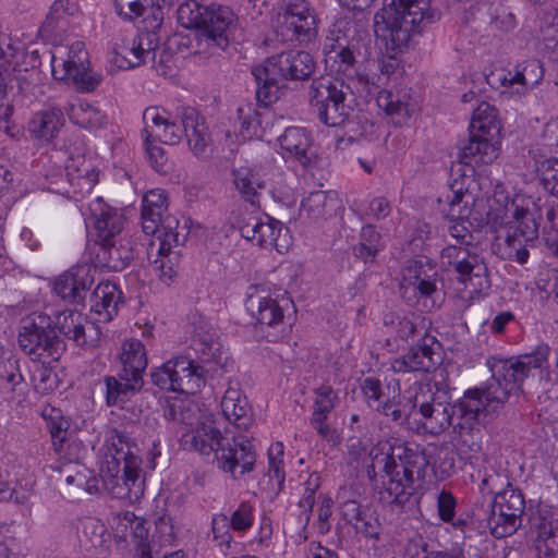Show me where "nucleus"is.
<instances>
[{
  "label": "nucleus",
  "instance_id": "f257e3e1",
  "mask_svg": "<svg viewBox=\"0 0 558 558\" xmlns=\"http://www.w3.org/2000/svg\"><path fill=\"white\" fill-rule=\"evenodd\" d=\"M550 352L548 344H539L534 352L514 359L489 357L486 362L492 378L483 388L469 389L456 403H445L432 398L428 385H418L414 395L409 398L413 408L418 407L424 425L430 433L438 434L452 427L464 444L468 437H474L481 432L480 415L486 412H497L512 393L521 390V385L533 371L541 369L547 364Z\"/></svg>",
  "mask_w": 558,
  "mask_h": 558
},
{
  "label": "nucleus",
  "instance_id": "f03ea898",
  "mask_svg": "<svg viewBox=\"0 0 558 558\" xmlns=\"http://www.w3.org/2000/svg\"><path fill=\"white\" fill-rule=\"evenodd\" d=\"M374 33L386 46V53L378 60L381 74L390 76L400 66L398 51L407 47L411 37L439 20V12L432 11L424 0H391L374 15Z\"/></svg>",
  "mask_w": 558,
  "mask_h": 558
},
{
  "label": "nucleus",
  "instance_id": "7ed1b4c3",
  "mask_svg": "<svg viewBox=\"0 0 558 558\" xmlns=\"http://www.w3.org/2000/svg\"><path fill=\"white\" fill-rule=\"evenodd\" d=\"M105 461L100 472L105 485L117 498L137 499L144 492L138 448L122 430L111 428L105 438Z\"/></svg>",
  "mask_w": 558,
  "mask_h": 558
},
{
  "label": "nucleus",
  "instance_id": "20e7f679",
  "mask_svg": "<svg viewBox=\"0 0 558 558\" xmlns=\"http://www.w3.org/2000/svg\"><path fill=\"white\" fill-rule=\"evenodd\" d=\"M499 155V148L493 143L468 141L451 165L452 196L448 204V215L453 218H468L475 197L471 192L475 184L476 168L492 163Z\"/></svg>",
  "mask_w": 558,
  "mask_h": 558
},
{
  "label": "nucleus",
  "instance_id": "39448f33",
  "mask_svg": "<svg viewBox=\"0 0 558 558\" xmlns=\"http://www.w3.org/2000/svg\"><path fill=\"white\" fill-rule=\"evenodd\" d=\"M315 60L306 51L289 50L268 58L253 69L257 101L267 106L279 98V90L290 82L308 80L315 71Z\"/></svg>",
  "mask_w": 558,
  "mask_h": 558
},
{
  "label": "nucleus",
  "instance_id": "423d86ee",
  "mask_svg": "<svg viewBox=\"0 0 558 558\" xmlns=\"http://www.w3.org/2000/svg\"><path fill=\"white\" fill-rule=\"evenodd\" d=\"M93 208L95 216V230L99 250L97 257L104 266L113 270L125 269L135 257V240L131 233L124 230V221L120 215L112 213L110 208L104 210L102 199L97 198Z\"/></svg>",
  "mask_w": 558,
  "mask_h": 558
},
{
  "label": "nucleus",
  "instance_id": "0eeeda50",
  "mask_svg": "<svg viewBox=\"0 0 558 558\" xmlns=\"http://www.w3.org/2000/svg\"><path fill=\"white\" fill-rule=\"evenodd\" d=\"M178 22L185 28L195 29L199 41L225 50L230 43L229 34L235 15L228 7L211 3L203 5L197 0H184L177 10Z\"/></svg>",
  "mask_w": 558,
  "mask_h": 558
},
{
  "label": "nucleus",
  "instance_id": "6e6552de",
  "mask_svg": "<svg viewBox=\"0 0 558 558\" xmlns=\"http://www.w3.org/2000/svg\"><path fill=\"white\" fill-rule=\"evenodd\" d=\"M350 92V86L342 80L315 78L308 87V102L322 123L331 128L340 126L353 112L352 107L347 104Z\"/></svg>",
  "mask_w": 558,
  "mask_h": 558
},
{
  "label": "nucleus",
  "instance_id": "1a4fd4ad",
  "mask_svg": "<svg viewBox=\"0 0 558 558\" xmlns=\"http://www.w3.org/2000/svg\"><path fill=\"white\" fill-rule=\"evenodd\" d=\"M17 343L33 361H58L65 351V343L52 328L50 317L33 313L20 322Z\"/></svg>",
  "mask_w": 558,
  "mask_h": 558
},
{
  "label": "nucleus",
  "instance_id": "9d476101",
  "mask_svg": "<svg viewBox=\"0 0 558 558\" xmlns=\"http://www.w3.org/2000/svg\"><path fill=\"white\" fill-rule=\"evenodd\" d=\"M371 36L366 29H354V34L340 31L331 32L326 38L324 53L326 63L332 62L330 68L347 76L356 74L355 64L359 58L366 59L369 54Z\"/></svg>",
  "mask_w": 558,
  "mask_h": 558
},
{
  "label": "nucleus",
  "instance_id": "9b49d317",
  "mask_svg": "<svg viewBox=\"0 0 558 558\" xmlns=\"http://www.w3.org/2000/svg\"><path fill=\"white\" fill-rule=\"evenodd\" d=\"M207 369L189 357L169 360L150 373L154 385L162 390L194 395L205 386Z\"/></svg>",
  "mask_w": 558,
  "mask_h": 558
},
{
  "label": "nucleus",
  "instance_id": "f8f14e48",
  "mask_svg": "<svg viewBox=\"0 0 558 558\" xmlns=\"http://www.w3.org/2000/svg\"><path fill=\"white\" fill-rule=\"evenodd\" d=\"M426 469H407L384 464L376 472L375 464L368 470V476L375 482L379 498L387 504L404 505L415 492V484L424 481Z\"/></svg>",
  "mask_w": 558,
  "mask_h": 558
},
{
  "label": "nucleus",
  "instance_id": "ddd939ff",
  "mask_svg": "<svg viewBox=\"0 0 558 558\" xmlns=\"http://www.w3.org/2000/svg\"><path fill=\"white\" fill-rule=\"evenodd\" d=\"M241 235L264 248H275L279 253L288 252L291 246L289 229L269 215L263 218H250L240 225Z\"/></svg>",
  "mask_w": 558,
  "mask_h": 558
},
{
  "label": "nucleus",
  "instance_id": "4468645a",
  "mask_svg": "<svg viewBox=\"0 0 558 558\" xmlns=\"http://www.w3.org/2000/svg\"><path fill=\"white\" fill-rule=\"evenodd\" d=\"M278 22L291 31L300 43H310L317 35V14L306 0H291L286 3L278 13Z\"/></svg>",
  "mask_w": 558,
  "mask_h": 558
},
{
  "label": "nucleus",
  "instance_id": "2eb2a0df",
  "mask_svg": "<svg viewBox=\"0 0 558 558\" xmlns=\"http://www.w3.org/2000/svg\"><path fill=\"white\" fill-rule=\"evenodd\" d=\"M474 246H461L449 244L441 251V258L458 275L460 282L477 279L474 286L483 288V281L487 282V267L483 258L474 251Z\"/></svg>",
  "mask_w": 558,
  "mask_h": 558
},
{
  "label": "nucleus",
  "instance_id": "dca6fc26",
  "mask_svg": "<svg viewBox=\"0 0 558 558\" xmlns=\"http://www.w3.org/2000/svg\"><path fill=\"white\" fill-rule=\"evenodd\" d=\"M440 343L434 336L425 335L417 344L392 362L397 373H429L440 363Z\"/></svg>",
  "mask_w": 558,
  "mask_h": 558
},
{
  "label": "nucleus",
  "instance_id": "f3484780",
  "mask_svg": "<svg viewBox=\"0 0 558 558\" xmlns=\"http://www.w3.org/2000/svg\"><path fill=\"white\" fill-rule=\"evenodd\" d=\"M383 457L375 461L380 464L398 465L407 469H427L428 460L424 449L401 438L391 437L379 444Z\"/></svg>",
  "mask_w": 558,
  "mask_h": 558
},
{
  "label": "nucleus",
  "instance_id": "a211bd4d",
  "mask_svg": "<svg viewBox=\"0 0 558 558\" xmlns=\"http://www.w3.org/2000/svg\"><path fill=\"white\" fill-rule=\"evenodd\" d=\"M404 280L418 292L425 308L432 311L440 306L444 293L437 286L438 274L434 267L412 260L407 267Z\"/></svg>",
  "mask_w": 558,
  "mask_h": 558
},
{
  "label": "nucleus",
  "instance_id": "6ab92c4d",
  "mask_svg": "<svg viewBox=\"0 0 558 558\" xmlns=\"http://www.w3.org/2000/svg\"><path fill=\"white\" fill-rule=\"evenodd\" d=\"M217 449V464L223 472L230 473L234 480L251 472L256 462V453L250 440L236 441L234 437Z\"/></svg>",
  "mask_w": 558,
  "mask_h": 558
},
{
  "label": "nucleus",
  "instance_id": "aec40b11",
  "mask_svg": "<svg viewBox=\"0 0 558 558\" xmlns=\"http://www.w3.org/2000/svg\"><path fill=\"white\" fill-rule=\"evenodd\" d=\"M245 307L260 326L276 328L283 324L284 306L270 298L264 284H251L246 290Z\"/></svg>",
  "mask_w": 558,
  "mask_h": 558
},
{
  "label": "nucleus",
  "instance_id": "412c9836",
  "mask_svg": "<svg viewBox=\"0 0 558 558\" xmlns=\"http://www.w3.org/2000/svg\"><path fill=\"white\" fill-rule=\"evenodd\" d=\"M177 116L182 123L191 151L198 158H208L211 154V137L204 118L193 107L178 108Z\"/></svg>",
  "mask_w": 558,
  "mask_h": 558
},
{
  "label": "nucleus",
  "instance_id": "4be33fe9",
  "mask_svg": "<svg viewBox=\"0 0 558 558\" xmlns=\"http://www.w3.org/2000/svg\"><path fill=\"white\" fill-rule=\"evenodd\" d=\"M142 227L146 234L155 236L150 242V247L153 248L157 244L160 254L183 244L189 234L186 227H180L179 220L170 215L166 216L162 221L142 219Z\"/></svg>",
  "mask_w": 558,
  "mask_h": 558
},
{
  "label": "nucleus",
  "instance_id": "5701e85b",
  "mask_svg": "<svg viewBox=\"0 0 558 558\" xmlns=\"http://www.w3.org/2000/svg\"><path fill=\"white\" fill-rule=\"evenodd\" d=\"M94 281L90 267L78 265L59 276L53 290L64 301L78 304L85 299Z\"/></svg>",
  "mask_w": 558,
  "mask_h": 558
},
{
  "label": "nucleus",
  "instance_id": "b1692460",
  "mask_svg": "<svg viewBox=\"0 0 558 558\" xmlns=\"http://www.w3.org/2000/svg\"><path fill=\"white\" fill-rule=\"evenodd\" d=\"M227 436H222L220 430L216 428L211 420L197 422L195 428L182 436V444L185 448L195 450L203 456L214 454L217 459L218 447H225L223 442L228 441Z\"/></svg>",
  "mask_w": 558,
  "mask_h": 558
},
{
  "label": "nucleus",
  "instance_id": "393cba45",
  "mask_svg": "<svg viewBox=\"0 0 558 558\" xmlns=\"http://www.w3.org/2000/svg\"><path fill=\"white\" fill-rule=\"evenodd\" d=\"M500 129L497 109L488 102H482L473 112L468 141L493 143L498 148V142H495V138Z\"/></svg>",
  "mask_w": 558,
  "mask_h": 558
},
{
  "label": "nucleus",
  "instance_id": "a878e982",
  "mask_svg": "<svg viewBox=\"0 0 558 558\" xmlns=\"http://www.w3.org/2000/svg\"><path fill=\"white\" fill-rule=\"evenodd\" d=\"M86 62L87 51L82 41H75L70 47H61L52 54V75L56 80L69 78L73 73L77 75Z\"/></svg>",
  "mask_w": 558,
  "mask_h": 558
},
{
  "label": "nucleus",
  "instance_id": "bb28decb",
  "mask_svg": "<svg viewBox=\"0 0 558 558\" xmlns=\"http://www.w3.org/2000/svg\"><path fill=\"white\" fill-rule=\"evenodd\" d=\"M221 409L226 418L238 428L247 429L251 426L252 409L238 387H228L221 400Z\"/></svg>",
  "mask_w": 558,
  "mask_h": 558
},
{
  "label": "nucleus",
  "instance_id": "cd10ccee",
  "mask_svg": "<svg viewBox=\"0 0 558 558\" xmlns=\"http://www.w3.org/2000/svg\"><path fill=\"white\" fill-rule=\"evenodd\" d=\"M279 144L282 150L293 156L304 168L314 165L311 140L304 129L288 128L279 137Z\"/></svg>",
  "mask_w": 558,
  "mask_h": 558
},
{
  "label": "nucleus",
  "instance_id": "c85d7f7f",
  "mask_svg": "<svg viewBox=\"0 0 558 558\" xmlns=\"http://www.w3.org/2000/svg\"><path fill=\"white\" fill-rule=\"evenodd\" d=\"M121 291L116 284L106 281L100 282L90 294L92 311L104 320H111L118 313Z\"/></svg>",
  "mask_w": 558,
  "mask_h": 558
},
{
  "label": "nucleus",
  "instance_id": "c756f323",
  "mask_svg": "<svg viewBox=\"0 0 558 558\" xmlns=\"http://www.w3.org/2000/svg\"><path fill=\"white\" fill-rule=\"evenodd\" d=\"M122 363V376L136 377L143 380V373L147 367L145 345L137 339H130L122 345L120 356Z\"/></svg>",
  "mask_w": 558,
  "mask_h": 558
},
{
  "label": "nucleus",
  "instance_id": "7c9ffc66",
  "mask_svg": "<svg viewBox=\"0 0 558 558\" xmlns=\"http://www.w3.org/2000/svg\"><path fill=\"white\" fill-rule=\"evenodd\" d=\"M63 125L62 112L52 108L36 112L28 123V131L38 140L50 142Z\"/></svg>",
  "mask_w": 558,
  "mask_h": 558
},
{
  "label": "nucleus",
  "instance_id": "2f4dec72",
  "mask_svg": "<svg viewBox=\"0 0 558 558\" xmlns=\"http://www.w3.org/2000/svg\"><path fill=\"white\" fill-rule=\"evenodd\" d=\"M233 183L241 197L253 206L259 205L260 190L265 189V181L255 170L241 167L232 170Z\"/></svg>",
  "mask_w": 558,
  "mask_h": 558
},
{
  "label": "nucleus",
  "instance_id": "473e14b6",
  "mask_svg": "<svg viewBox=\"0 0 558 558\" xmlns=\"http://www.w3.org/2000/svg\"><path fill=\"white\" fill-rule=\"evenodd\" d=\"M118 376L119 378L113 376L105 377L106 402L109 407L124 402L130 395L138 392L144 385V380H138L136 377L122 376V372Z\"/></svg>",
  "mask_w": 558,
  "mask_h": 558
},
{
  "label": "nucleus",
  "instance_id": "72a5a7b5",
  "mask_svg": "<svg viewBox=\"0 0 558 558\" xmlns=\"http://www.w3.org/2000/svg\"><path fill=\"white\" fill-rule=\"evenodd\" d=\"M84 318L77 312L63 311L58 314L52 328L63 335L66 339L74 341L78 347H85L87 339L85 335Z\"/></svg>",
  "mask_w": 558,
  "mask_h": 558
},
{
  "label": "nucleus",
  "instance_id": "f704fd0d",
  "mask_svg": "<svg viewBox=\"0 0 558 558\" xmlns=\"http://www.w3.org/2000/svg\"><path fill=\"white\" fill-rule=\"evenodd\" d=\"M69 119L83 129H97L105 123L106 116L86 101L71 104L65 108Z\"/></svg>",
  "mask_w": 558,
  "mask_h": 558
},
{
  "label": "nucleus",
  "instance_id": "c9c22d12",
  "mask_svg": "<svg viewBox=\"0 0 558 558\" xmlns=\"http://www.w3.org/2000/svg\"><path fill=\"white\" fill-rule=\"evenodd\" d=\"M486 521L490 534L496 538H502L517 532L522 523V514L489 509Z\"/></svg>",
  "mask_w": 558,
  "mask_h": 558
},
{
  "label": "nucleus",
  "instance_id": "e433bc0d",
  "mask_svg": "<svg viewBox=\"0 0 558 558\" xmlns=\"http://www.w3.org/2000/svg\"><path fill=\"white\" fill-rule=\"evenodd\" d=\"M488 507L495 511L513 512L518 514L524 513L525 500L520 489L514 488L509 482L506 483L505 488L496 493Z\"/></svg>",
  "mask_w": 558,
  "mask_h": 558
},
{
  "label": "nucleus",
  "instance_id": "4c0bfd02",
  "mask_svg": "<svg viewBox=\"0 0 558 558\" xmlns=\"http://www.w3.org/2000/svg\"><path fill=\"white\" fill-rule=\"evenodd\" d=\"M514 230L510 235L523 239L525 242H533L538 238V223L535 214L524 208H515L513 213Z\"/></svg>",
  "mask_w": 558,
  "mask_h": 558
},
{
  "label": "nucleus",
  "instance_id": "58836bf2",
  "mask_svg": "<svg viewBox=\"0 0 558 558\" xmlns=\"http://www.w3.org/2000/svg\"><path fill=\"white\" fill-rule=\"evenodd\" d=\"M529 243L509 233L505 238L504 243L497 244V254L505 260L517 262L523 265L530 257V252L526 248Z\"/></svg>",
  "mask_w": 558,
  "mask_h": 558
},
{
  "label": "nucleus",
  "instance_id": "ea45409f",
  "mask_svg": "<svg viewBox=\"0 0 558 558\" xmlns=\"http://www.w3.org/2000/svg\"><path fill=\"white\" fill-rule=\"evenodd\" d=\"M196 407L182 399H171L166 402L163 415L168 421L192 425Z\"/></svg>",
  "mask_w": 558,
  "mask_h": 558
},
{
  "label": "nucleus",
  "instance_id": "a19ab883",
  "mask_svg": "<svg viewBox=\"0 0 558 558\" xmlns=\"http://www.w3.org/2000/svg\"><path fill=\"white\" fill-rule=\"evenodd\" d=\"M534 551L558 557V531H555L550 523H543L538 526Z\"/></svg>",
  "mask_w": 558,
  "mask_h": 558
},
{
  "label": "nucleus",
  "instance_id": "79ce46f5",
  "mask_svg": "<svg viewBox=\"0 0 558 558\" xmlns=\"http://www.w3.org/2000/svg\"><path fill=\"white\" fill-rule=\"evenodd\" d=\"M76 5L69 0H56L46 17V25L51 31L60 29L63 31L66 22V17L74 14Z\"/></svg>",
  "mask_w": 558,
  "mask_h": 558
},
{
  "label": "nucleus",
  "instance_id": "37998d69",
  "mask_svg": "<svg viewBox=\"0 0 558 558\" xmlns=\"http://www.w3.org/2000/svg\"><path fill=\"white\" fill-rule=\"evenodd\" d=\"M238 117L240 120V136L246 141L257 135L260 128L258 112L251 106L240 107L238 109Z\"/></svg>",
  "mask_w": 558,
  "mask_h": 558
},
{
  "label": "nucleus",
  "instance_id": "c03bdc74",
  "mask_svg": "<svg viewBox=\"0 0 558 558\" xmlns=\"http://www.w3.org/2000/svg\"><path fill=\"white\" fill-rule=\"evenodd\" d=\"M142 136L144 137V145L148 160L154 169L158 172H167L166 163L168 158L166 156V151L162 147L155 144L156 138L153 137V131L143 130Z\"/></svg>",
  "mask_w": 558,
  "mask_h": 558
},
{
  "label": "nucleus",
  "instance_id": "a18cd8bd",
  "mask_svg": "<svg viewBox=\"0 0 558 558\" xmlns=\"http://www.w3.org/2000/svg\"><path fill=\"white\" fill-rule=\"evenodd\" d=\"M173 248L171 247L170 251L163 252V254L157 251L158 257L153 262L154 269L158 272L160 279L166 282L171 281L177 275L174 264L180 251H174Z\"/></svg>",
  "mask_w": 558,
  "mask_h": 558
},
{
  "label": "nucleus",
  "instance_id": "49530a36",
  "mask_svg": "<svg viewBox=\"0 0 558 558\" xmlns=\"http://www.w3.org/2000/svg\"><path fill=\"white\" fill-rule=\"evenodd\" d=\"M147 5H150V0H114L117 14L129 22L143 16Z\"/></svg>",
  "mask_w": 558,
  "mask_h": 558
},
{
  "label": "nucleus",
  "instance_id": "de8ad7c7",
  "mask_svg": "<svg viewBox=\"0 0 558 558\" xmlns=\"http://www.w3.org/2000/svg\"><path fill=\"white\" fill-rule=\"evenodd\" d=\"M541 183L551 195L558 197V159H546L541 163Z\"/></svg>",
  "mask_w": 558,
  "mask_h": 558
},
{
  "label": "nucleus",
  "instance_id": "09e8293b",
  "mask_svg": "<svg viewBox=\"0 0 558 558\" xmlns=\"http://www.w3.org/2000/svg\"><path fill=\"white\" fill-rule=\"evenodd\" d=\"M254 521L253 507L247 502H241L238 509L229 518L231 529L236 532L248 530Z\"/></svg>",
  "mask_w": 558,
  "mask_h": 558
},
{
  "label": "nucleus",
  "instance_id": "8fccbe9b",
  "mask_svg": "<svg viewBox=\"0 0 558 558\" xmlns=\"http://www.w3.org/2000/svg\"><path fill=\"white\" fill-rule=\"evenodd\" d=\"M220 343L211 338H199L194 341V350L201 363H208L220 356Z\"/></svg>",
  "mask_w": 558,
  "mask_h": 558
},
{
  "label": "nucleus",
  "instance_id": "3c124183",
  "mask_svg": "<svg viewBox=\"0 0 558 558\" xmlns=\"http://www.w3.org/2000/svg\"><path fill=\"white\" fill-rule=\"evenodd\" d=\"M166 110L159 107H148L143 112V121L145 123L144 130L153 131V137L157 136V132H160L169 117Z\"/></svg>",
  "mask_w": 558,
  "mask_h": 558
},
{
  "label": "nucleus",
  "instance_id": "603ef678",
  "mask_svg": "<svg viewBox=\"0 0 558 558\" xmlns=\"http://www.w3.org/2000/svg\"><path fill=\"white\" fill-rule=\"evenodd\" d=\"M493 22L504 32L514 29L517 25L515 15L508 5L502 2L497 3L492 11Z\"/></svg>",
  "mask_w": 558,
  "mask_h": 558
},
{
  "label": "nucleus",
  "instance_id": "864d4df0",
  "mask_svg": "<svg viewBox=\"0 0 558 558\" xmlns=\"http://www.w3.org/2000/svg\"><path fill=\"white\" fill-rule=\"evenodd\" d=\"M442 211L446 214V217L449 218V220L451 222L448 230H449L450 235L453 239H456L457 245L472 246L473 234L464 225L465 218H453L448 215V210L447 211L442 210Z\"/></svg>",
  "mask_w": 558,
  "mask_h": 558
},
{
  "label": "nucleus",
  "instance_id": "5fc2aeb1",
  "mask_svg": "<svg viewBox=\"0 0 558 558\" xmlns=\"http://www.w3.org/2000/svg\"><path fill=\"white\" fill-rule=\"evenodd\" d=\"M183 134L184 130L182 123L175 114L174 120L170 121L168 119L161 131L157 132V136L155 138L168 145H175L181 141Z\"/></svg>",
  "mask_w": 558,
  "mask_h": 558
},
{
  "label": "nucleus",
  "instance_id": "6e6d98bb",
  "mask_svg": "<svg viewBox=\"0 0 558 558\" xmlns=\"http://www.w3.org/2000/svg\"><path fill=\"white\" fill-rule=\"evenodd\" d=\"M123 520L130 523V535L136 545L146 544L148 537V529L146 527V521L143 518L136 517L131 511L123 512Z\"/></svg>",
  "mask_w": 558,
  "mask_h": 558
},
{
  "label": "nucleus",
  "instance_id": "4d7b16f0",
  "mask_svg": "<svg viewBox=\"0 0 558 558\" xmlns=\"http://www.w3.org/2000/svg\"><path fill=\"white\" fill-rule=\"evenodd\" d=\"M230 529L229 518L226 514L219 513L214 515L211 520V531L214 538L219 542L220 546L226 545L230 547L232 541Z\"/></svg>",
  "mask_w": 558,
  "mask_h": 558
},
{
  "label": "nucleus",
  "instance_id": "13d9d810",
  "mask_svg": "<svg viewBox=\"0 0 558 558\" xmlns=\"http://www.w3.org/2000/svg\"><path fill=\"white\" fill-rule=\"evenodd\" d=\"M100 75L92 73L85 65L77 75L70 74L69 78L63 81H72L82 92H93L100 83Z\"/></svg>",
  "mask_w": 558,
  "mask_h": 558
},
{
  "label": "nucleus",
  "instance_id": "bf43d9fd",
  "mask_svg": "<svg viewBox=\"0 0 558 558\" xmlns=\"http://www.w3.org/2000/svg\"><path fill=\"white\" fill-rule=\"evenodd\" d=\"M507 480L499 473L493 472L489 474H486L480 485L478 489L483 497L486 496L489 497V501H492V498L495 497L496 493L500 492L504 486L506 485Z\"/></svg>",
  "mask_w": 558,
  "mask_h": 558
},
{
  "label": "nucleus",
  "instance_id": "052dcab7",
  "mask_svg": "<svg viewBox=\"0 0 558 558\" xmlns=\"http://www.w3.org/2000/svg\"><path fill=\"white\" fill-rule=\"evenodd\" d=\"M524 77H526V87H534L544 76L543 65L539 60L531 59L519 64Z\"/></svg>",
  "mask_w": 558,
  "mask_h": 558
},
{
  "label": "nucleus",
  "instance_id": "680f3d73",
  "mask_svg": "<svg viewBox=\"0 0 558 558\" xmlns=\"http://www.w3.org/2000/svg\"><path fill=\"white\" fill-rule=\"evenodd\" d=\"M457 506V499L448 490H441L437 497V509L439 518L444 522L452 521L454 517V510Z\"/></svg>",
  "mask_w": 558,
  "mask_h": 558
},
{
  "label": "nucleus",
  "instance_id": "e2e57ef3",
  "mask_svg": "<svg viewBox=\"0 0 558 558\" xmlns=\"http://www.w3.org/2000/svg\"><path fill=\"white\" fill-rule=\"evenodd\" d=\"M26 72L27 69H24V73L19 71V74L14 77V82L22 101L25 104H32L36 99V89L38 87L28 80Z\"/></svg>",
  "mask_w": 558,
  "mask_h": 558
},
{
  "label": "nucleus",
  "instance_id": "0e129e2a",
  "mask_svg": "<svg viewBox=\"0 0 558 558\" xmlns=\"http://www.w3.org/2000/svg\"><path fill=\"white\" fill-rule=\"evenodd\" d=\"M327 201V195L323 191H317L312 193L306 199L302 202V207L305 209L313 218H318L325 215V205Z\"/></svg>",
  "mask_w": 558,
  "mask_h": 558
},
{
  "label": "nucleus",
  "instance_id": "69168bd1",
  "mask_svg": "<svg viewBox=\"0 0 558 558\" xmlns=\"http://www.w3.org/2000/svg\"><path fill=\"white\" fill-rule=\"evenodd\" d=\"M377 104L390 116L408 113L407 105L399 99H393V95L390 92H381L377 98Z\"/></svg>",
  "mask_w": 558,
  "mask_h": 558
},
{
  "label": "nucleus",
  "instance_id": "338daca9",
  "mask_svg": "<svg viewBox=\"0 0 558 558\" xmlns=\"http://www.w3.org/2000/svg\"><path fill=\"white\" fill-rule=\"evenodd\" d=\"M356 532L367 537H378V522L373 515L364 511V513L353 523Z\"/></svg>",
  "mask_w": 558,
  "mask_h": 558
},
{
  "label": "nucleus",
  "instance_id": "774afa93",
  "mask_svg": "<svg viewBox=\"0 0 558 558\" xmlns=\"http://www.w3.org/2000/svg\"><path fill=\"white\" fill-rule=\"evenodd\" d=\"M333 390L330 386H322L316 390L315 409L322 410L323 412H331L335 408V396L332 397Z\"/></svg>",
  "mask_w": 558,
  "mask_h": 558
}]
</instances>
